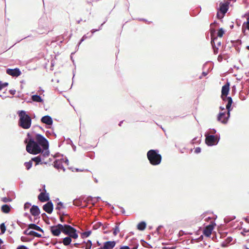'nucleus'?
Wrapping results in <instances>:
<instances>
[{"label":"nucleus","mask_w":249,"mask_h":249,"mask_svg":"<svg viewBox=\"0 0 249 249\" xmlns=\"http://www.w3.org/2000/svg\"><path fill=\"white\" fill-rule=\"evenodd\" d=\"M24 142L28 153L34 155L41 154L31 158L32 161L35 162V166L42 164V157L46 158L50 155L49 141L41 134L34 132L33 134L28 133Z\"/></svg>","instance_id":"obj_1"},{"label":"nucleus","mask_w":249,"mask_h":249,"mask_svg":"<svg viewBox=\"0 0 249 249\" xmlns=\"http://www.w3.org/2000/svg\"><path fill=\"white\" fill-rule=\"evenodd\" d=\"M78 232L74 227L71 226L67 230L63 233L67 235L58 241L59 244H63L65 246H71V244L72 239H76L78 238Z\"/></svg>","instance_id":"obj_2"},{"label":"nucleus","mask_w":249,"mask_h":249,"mask_svg":"<svg viewBox=\"0 0 249 249\" xmlns=\"http://www.w3.org/2000/svg\"><path fill=\"white\" fill-rule=\"evenodd\" d=\"M17 114L19 117L18 126L24 129L30 128L32 124V118L27 112L23 110H20L18 111Z\"/></svg>","instance_id":"obj_3"},{"label":"nucleus","mask_w":249,"mask_h":249,"mask_svg":"<svg viewBox=\"0 0 249 249\" xmlns=\"http://www.w3.org/2000/svg\"><path fill=\"white\" fill-rule=\"evenodd\" d=\"M147 158L149 163L152 165H159L161 161L162 156L158 149H150L147 152Z\"/></svg>","instance_id":"obj_4"},{"label":"nucleus","mask_w":249,"mask_h":249,"mask_svg":"<svg viewBox=\"0 0 249 249\" xmlns=\"http://www.w3.org/2000/svg\"><path fill=\"white\" fill-rule=\"evenodd\" d=\"M71 226L67 224L58 223L50 226L49 230L53 236L58 237L61 233H64Z\"/></svg>","instance_id":"obj_5"},{"label":"nucleus","mask_w":249,"mask_h":249,"mask_svg":"<svg viewBox=\"0 0 249 249\" xmlns=\"http://www.w3.org/2000/svg\"><path fill=\"white\" fill-rule=\"evenodd\" d=\"M205 137V143L208 146L216 145L220 140V135L209 134L206 132L204 134Z\"/></svg>","instance_id":"obj_6"},{"label":"nucleus","mask_w":249,"mask_h":249,"mask_svg":"<svg viewBox=\"0 0 249 249\" xmlns=\"http://www.w3.org/2000/svg\"><path fill=\"white\" fill-rule=\"evenodd\" d=\"M44 21L45 19L42 18L39 20L38 31L37 32L39 34H47L50 31L46 24L45 25L42 24Z\"/></svg>","instance_id":"obj_7"},{"label":"nucleus","mask_w":249,"mask_h":249,"mask_svg":"<svg viewBox=\"0 0 249 249\" xmlns=\"http://www.w3.org/2000/svg\"><path fill=\"white\" fill-rule=\"evenodd\" d=\"M41 123L45 124L46 125L47 128H52L53 124V120L52 118L48 115H45L40 119Z\"/></svg>","instance_id":"obj_8"},{"label":"nucleus","mask_w":249,"mask_h":249,"mask_svg":"<svg viewBox=\"0 0 249 249\" xmlns=\"http://www.w3.org/2000/svg\"><path fill=\"white\" fill-rule=\"evenodd\" d=\"M6 72L7 74L14 77H17L21 74L20 70L18 68L14 69L8 68L6 69Z\"/></svg>","instance_id":"obj_9"},{"label":"nucleus","mask_w":249,"mask_h":249,"mask_svg":"<svg viewBox=\"0 0 249 249\" xmlns=\"http://www.w3.org/2000/svg\"><path fill=\"white\" fill-rule=\"evenodd\" d=\"M116 244L115 241H107L103 243V246L97 249H113Z\"/></svg>","instance_id":"obj_10"},{"label":"nucleus","mask_w":249,"mask_h":249,"mask_svg":"<svg viewBox=\"0 0 249 249\" xmlns=\"http://www.w3.org/2000/svg\"><path fill=\"white\" fill-rule=\"evenodd\" d=\"M230 86V83L227 82L224 85L222 86L221 95V97L222 100H223V98L225 97H228V95L229 93Z\"/></svg>","instance_id":"obj_11"},{"label":"nucleus","mask_w":249,"mask_h":249,"mask_svg":"<svg viewBox=\"0 0 249 249\" xmlns=\"http://www.w3.org/2000/svg\"><path fill=\"white\" fill-rule=\"evenodd\" d=\"M215 30H212L211 31V45L213 48V53L214 54H216L218 53V48L217 47H216L215 44V40H216L217 39V37L214 36L213 34L215 33Z\"/></svg>","instance_id":"obj_12"},{"label":"nucleus","mask_w":249,"mask_h":249,"mask_svg":"<svg viewBox=\"0 0 249 249\" xmlns=\"http://www.w3.org/2000/svg\"><path fill=\"white\" fill-rule=\"evenodd\" d=\"M229 2H221L219 3V7L217 8V11L221 12V14L225 15L229 10Z\"/></svg>","instance_id":"obj_13"},{"label":"nucleus","mask_w":249,"mask_h":249,"mask_svg":"<svg viewBox=\"0 0 249 249\" xmlns=\"http://www.w3.org/2000/svg\"><path fill=\"white\" fill-rule=\"evenodd\" d=\"M43 210L48 213H51L53 210V205L51 201H48L43 206Z\"/></svg>","instance_id":"obj_14"},{"label":"nucleus","mask_w":249,"mask_h":249,"mask_svg":"<svg viewBox=\"0 0 249 249\" xmlns=\"http://www.w3.org/2000/svg\"><path fill=\"white\" fill-rule=\"evenodd\" d=\"M223 101L227 102L226 108L227 111H231L233 109V107H232V104L233 103L232 98L231 97H226L223 98Z\"/></svg>","instance_id":"obj_15"},{"label":"nucleus","mask_w":249,"mask_h":249,"mask_svg":"<svg viewBox=\"0 0 249 249\" xmlns=\"http://www.w3.org/2000/svg\"><path fill=\"white\" fill-rule=\"evenodd\" d=\"M77 198L80 199L82 202L83 201L86 203L90 202L93 205H94L95 203V202H93V200H94L93 197H92L90 196H81Z\"/></svg>","instance_id":"obj_16"},{"label":"nucleus","mask_w":249,"mask_h":249,"mask_svg":"<svg viewBox=\"0 0 249 249\" xmlns=\"http://www.w3.org/2000/svg\"><path fill=\"white\" fill-rule=\"evenodd\" d=\"M31 214L34 217L38 216L40 213V211L38 206L33 205L30 208Z\"/></svg>","instance_id":"obj_17"},{"label":"nucleus","mask_w":249,"mask_h":249,"mask_svg":"<svg viewBox=\"0 0 249 249\" xmlns=\"http://www.w3.org/2000/svg\"><path fill=\"white\" fill-rule=\"evenodd\" d=\"M38 199L42 202L49 201L50 199L49 194L47 192H41L38 196Z\"/></svg>","instance_id":"obj_18"},{"label":"nucleus","mask_w":249,"mask_h":249,"mask_svg":"<svg viewBox=\"0 0 249 249\" xmlns=\"http://www.w3.org/2000/svg\"><path fill=\"white\" fill-rule=\"evenodd\" d=\"M215 225V224L214 223L213 224L209 225V229H204L203 231V234L206 237H210V235H211L212 231L213 230Z\"/></svg>","instance_id":"obj_19"},{"label":"nucleus","mask_w":249,"mask_h":249,"mask_svg":"<svg viewBox=\"0 0 249 249\" xmlns=\"http://www.w3.org/2000/svg\"><path fill=\"white\" fill-rule=\"evenodd\" d=\"M139 246L138 240L136 238L132 239L129 243L130 249H137Z\"/></svg>","instance_id":"obj_20"},{"label":"nucleus","mask_w":249,"mask_h":249,"mask_svg":"<svg viewBox=\"0 0 249 249\" xmlns=\"http://www.w3.org/2000/svg\"><path fill=\"white\" fill-rule=\"evenodd\" d=\"M37 224L36 223H31L28 225V227H29V229H33L36 231L44 233V230L39 226H37Z\"/></svg>","instance_id":"obj_21"},{"label":"nucleus","mask_w":249,"mask_h":249,"mask_svg":"<svg viewBox=\"0 0 249 249\" xmlns=\"http://www.w3.org/2000/svg\"><path fill=\"white\" fill-rule=\"evenodd\" d=\"M12 208V206L10 204H4L1 207V211L4 213H8L11 209Z\"/></svg>","instance_id":"obj_22"},{"label":"nucleus","mask_w":249,"mask_h":249,"mask_svg":"<svg viewBox=\"0 0 249 249\" xmlns=\"http://www.w3.org/2000/svg\"><path fill=\"white\" fill-rule=\"evenodd\" d=\"M31 99L34 102L37 103H43L44 102V100L42 97L37 94L33 95L31 96Z\"/></svg>","instance_id":"obj_23"},{"label":"nucleus","mask_w":249,"mask_h":249,"mask_svg":"<svg viewBox=\"0 0 249 249\" xmlns=\"http://www.w3.org/2000/svg\"><path fill=\"white\" fill-rule=\"evenodd\" d=\"M225 118H226V112H219L217 116V121L221 123V121H223Z\"/></svg>","instance_id":"obj_24"},{"label":"nucleus","mask_w":249,"mask_h":249,"mask_svg":"<svg viewBox=\"0 0 249 249\" xmlns=\"http://www.w3.org/2000/svg\"><path fill=\"white\" fill-rule=\"evenodd\" d=\"M146 227V223L145 221H141L140 223H138L137 225V229L139 231H143L145 230Z\"/></svg>","instance_id":"obj_25"},{"label":"nucleus","mask_w":249,"mask_h":249,"mask_svg":"<svg viewBox=\"0 0 249 249\" xmlns=\"http://www.w3.org/2000/svg\"><path fill=\"white\" fill-rule=\"evenodd\" d=\"M62 165V162L60 160H55L53 162V167L58 170L60 169Z\"/></svg>","instance_id":"obj_26"},{"label":"nucleus","mask_w":249,"mask_h":249,"mask_svg":"<svg viewBox=\"0 0 249 249\" xmlns=\"http://www.w3.org/2000/svg\"><path fill=\"white\" fill-rule=\"evenodd\" d=\"M107 19L106 18V20L104 21L103 22V23L101 24V25L99 26L98 29H92L90 31L91 34H90V35L89 37H91L92 36V35H93V34L94 33H95L96 32H97V31H99L101 30L102 29L103 25L107 22Z\"/></svg>","instance_id":"obj_27"},{"label":"nucleus","mask_w":249,"mask_h":249,"mask_svg":"<svg viewBox=\"0 0 249 249\" xmlns=\"http://www.w3.org/2000/svg\"><path fill=\"white\" fill-rule=\"evenodd\" d=\"M91 234V231L89 230L81 233V237L82 238L84 239L88 237Z\"/></svg>","instance_id":"obj_28"},{"label":"nucleus","mask_w":249,"mask_h":249,"mask_svg":"<svg viewBox=\"0 0 249 249\" xmlns=\"http://www.w3.org/2000/svg\"><path fill=\"white\" fill-rule=\"evenodd\" d=\"M73 205L78 206V207H81L82 208H84L85 206H82V202L81 201L80 199H78L77 198H75L73 201Z\"/></svg>","instance_id":"obj_29"},{"label":"nucleus","mask_w":249,"mask_h":249,"mask_svg":"<svg viewBox=\"0 0 249 249\" xmlns=\"http://www.w3.org/2000/svg\"><path fill=\"white\" fill-rule=\"evenodd\" d=\"M41 216L42 217V219L43 220H44V221L45 222V223L47 225H50V221H49V217L47 216V215L46 214V213H43L41 214Z\"/></svg>","instance_id":"obj_30"},{"label":"nucleus","mask_w":249,"mask_h":249,"mask_svg":"<svg viewBox=\"0 0 249 249\" xmlns=\"http://www.w3.org/2000/svg\"><path fill=\"white\" fill-rule=\"evenodd\" d=\"M30 236H33L34 237H37V238H41L42 237V235L41 234L34 231H30Z\"/></svg>","instance_id":"obj_31"},{"label":"nucleus","mask_w":249,"mask_h":249,"mask_svg":"<svg viewBox=\"0 0 249 249\" xmlns=\"http://www.w3.org/2000/svg\"><path fill=\"white\" fill-rule=\"evenodd\" d=\"M24 165L26 167V169L27 170H29L32 167L33 161H32V160L31 159L29 161L24 162Z\"/></svg>","instance_id":"obj_32"},{"label":"nucleus","mask_w":249,"mask_h":249,"mask_svg":"<svg viewBox=\"0 0 249 249\" xmlns=\"http://www.w3.org/2000/svg\"><path fill=\"white\" fill-rule=\"evenodd\" d=\"M89 33H88L86 35H84L82 37V38L80 39L79 43H78V46H80V45L81 44V43L82 42H83L85 39L88 38H90V37H89L90 34L89 36Z\"/></svg>","instance_id":"obj_33"},{"label":"nucleus","mask_w":249,"mask_h":249,"mask_svg":"<svg viewBox=\"0 0 249 249\" xmlns=\"http://www.w3.org/2000/svg\"><path fill=\"white\" fill-rule=\"evenodd\" d=\"M226 115H227L226 118H225V119H223V121H221V123L223 124H227L228 120L230 117L231 111H227V112H226Z\"/></svg>","instance_id":"obj_34"},{"label":"nucleus","mask_w":249,"mask_h":249,"mask_svg":"<svg viewBox=\"0 0 249 249\" xmlns=\"http://www.w3.org/2000/svg\"><path fill=\"white\" fill-rule=\"evenodd\" d=\"M120 224V223H117L116 224V226L115 227V228L114 229L113 232V234L114 235H116L120 231V230H119Z\"/></svg>","instance_id":"obj_35"},{"label":"nucleus","mask_w":249,"mask_h":249,"mask_svg":"<svg viewBox=\"0 0 249 249\" xmlns=\"http://www.w3.org/2000/svg\"><path fill=\"white\" fill-rule=\"evenodd\" d=\"M242 18H247V21H245L243 23V25H246L247 24H249V11L246 12L245 14H244L242 16Z\"/></svg>","instance_id":"obj_36"},{"label":"nucleus","mask_w":249,"mask_h":249,"mask_svg":"<svg viewBox=\"0 0 249 249\" xmlns=\"http://www.w3.org/2000/svg\"><path fill=\"white\" fill-rule=\"evenodd\" d=\"M6 227L5 225V223H2L0 225V230L1 233L0 234H4L6 231Z\"/></svg>","instance_id":"obj_37"},{"label":"nucleus","mask_w":249,"mask_h":249,"mask_svg":"<svg viewBox=\"0 0 249 249\" xmlns=\"http://www.w3.org/2000/svg\"><path fill=\"white\" fill-rule=\"evenodd\" d=\"M224 33V30L222 28H219L217 33V36L221 37L223 36Z\"/></svg>","instance_id":"obj_38"},{"label":"nucleus","mask_w":249,"mask_h":249,"mask_svg":"<svg viewBox=\"0 0 249 249\" xmlns=\"http://www.w3.org/2000/svg\"><path fill=\"white\" fill-rule=\"evenodd\" d=\"M64 208L65 207L64 206L63 203L60 201L57 203L56 206L55 207V209L60 211L61 209Z\"/></svg>","instance_id":"obj_39"},{"label":"nucleus","mask_w":249,"mask_h":249,"mask_svg":"<svg viewBox=\"0 0 249 249\" xmlns=\"http://www.w3.org/2000/svg\"><path fill=\"white\" fill-rule=\"evenodd\" d=\"M34 237L32 238H29L27 237H26V236H21V240L22 241V242H31L33 239Z\"/></svg>","instance_id":"obj_40"},{"label":"nucleus","mask_w":249,"mask_h":249,"mask_svg":"<svg viewBox=\"0 0 249 249\" xmlns=\"http://www.w3.org/2000/svg\"><path fill=\"white\" fill-rule=\"evenodd\" d=\"M87 246L86 248V249H93V248H92V243L90 240H88L87 241Z\"/></svg>","instance_id":"obj_41"},{"label":"nucleus","mask_w":249,"mask_h":249,"mask_svg":"<svg viewBox=\"0 0 249 249\" xmlns=\"http://www.w3.org/2000/svg\"><path fill=\"white\" fill-rule=\"evenodd\" d=\"M235 218V216H232V217L228 216L224 218V221L226 223H229L230 221L234 219Z\"/></svg>","instance_id":"obj_42"},{"label":"nucleus","mask_w":249,"mask_h":249,"mask_svg":"<svg viewBox=\"0 0 249 249\" xmlns=\"http://www.w3.org/2000/svg\"><path fill=\"white\" fill-rule=\"evenodd\" d=\"M102 225H103V224L102 222H98L95 225L93 226V229L97 230L98 228H99L100 227H101Z\"/></svg>","instance_id":"obj_43"},{"label":"nucleus","mask_w":249,"mask_h":249,"mask_svg":"<svg viewBox=\"0 0 249 249\" xmlns=\"http://www.w3.org/2000/svg\"><path fill=\"white\" fill-rule=\"evenodd\" d=\"M224 16L225 15L221 14V13L220 11H217V12L216 13V18L218 19H220L221 21H223V20L222 19L224 18Z\"/></svg>","instance_id":"obj_44"},{"label":"nucleus","mask_w":249,"mask_h":249,"mask_svg":"<svg viewBox=\"0 0 249 249\" xmlns=\"http://www.w3.org/2000/svg\"><path fill=\"white\" fill-rule=\"evenodd\" d=\"M2 201L3 202L7 203L9 202H11L12 201V199L10 197H4L2 198Z\"/></svg>","instance_id":"obj_45"},{"label":"nucleus","mask_w":249,"mask_h":249,"mask_svg":"<svg viewBox=\"0 0 249 249\" xmlns=\"http://www.w3.org/2000/svg\"><path fill=\"white\" fill-rule=\"evenodd\" d=\"M197 137H195L192 140V142H191V143L192 144H194L195 143H197L198 144H199L201 142V140L200 139H199L198 140H197Z\"/></svg>","instance_id":"obj_46"},{"label":"nucleus","mask_w":249,"mask_h":249,"mask_svg":"<svg viewBox=\"0 0 249 249\" xmlns=\"http://www.w3.org/2000/svg\"><path fill=\"white\" fill-rule=\"evenodd\" d=\"M31 206V204L30 202H27L24 205V209L25 210L29 208Z\"/></svg>","instance_id":"obj_47"},{"label":"nucleus","mask_w":249,"mask_h":249,"mask_svg":"<svg viewBox=\"0 0 249 249\" xmlns=\"http://www.w3.org/2000/svg\"><path fill=\"white\" fill-rule=\"evenodd\" d=\"M87 156L90 158L91 159H93L95 157V154L94 152L88 153Z\"/></svg>","instance_id":"obj_48"},{"label":"nucleus","mask_w":249,"mask_h":249,"mask_svg":"<svg viewBox=\"0 0 249 249\" xmlns=\"http://www.w3.org/2000/svg\"><path fill=\"white\" fill-rule=\"evenodd\" d=\"M163 226L162 225H160L159 226L157 229H156V231L158 233V234H161V232H160V230H161V229H162L163 228Z\"/></svg>","instance_id":"obj_49"},{"label":"nucleus","mask_w":249,"mask_h":249,"mask_svg":"<svg viewBox=\"0 0 249 249\" xmlns=\"http://www.w3.org/2000/svg\"><path fill=\"white\" fill-rule=\"evenodd\" d=\"M60 160H61V161H64L65 163H66L67 165L69 164V160L67 158V157H65V158H63V157L62 158V159Z\"/></svg>","instance_id":"obj_50"},{"label":"nucleus","mask_w":249,"mask_h":249,"mask_svg":"<svg viewBox=\"0 0 249 249\" xmlns=\"http://www.w3.org/2000/svg\"><path fill=\"white\" fill-rule=\"evenodd\" d=\"M16 249H29L27 247L24 245H19Z\"/></svg>","instance_id":"obj_51"},{"label":"nucleus","mask_w":249,"mask_h":249,"mask_svg":"<svg viewBox=\"0 0 249 249\" xmlns=\"http://www.w3.org/2000/svg\"><path fill=\"white\" fill-rule=\"evenodd\" d=\"M53 156L54 158H56L59 157H63V155L62 154H60L59 152H57V153H56Z\"/></svg>","instance_id":"obj_52"},{"label":"nucleus","mask_w":249,"mask_h":249,"mask_svg":"<svg viewBox=\"0 0 249 249\" xmlns=\"http://www.w3.org/2000/svg\"><path fill=\"white\" fill-rule=\"evenodd\" d=\"M201 149L200 147H197L195 148V153L196 154H198L201 152Z\"/></svg>","instance_id":"obj_53"},{"label":"nucleus","mask_w":249,"mask_h":249,"mask_svg":"<svg viewBox=\"0 0 249 249\" xmlns=\"http://www.w3.org/2000/svg\"><path fill=\"white\" fill-rule=\"evenodd\" d=\"M30 229H29V227H28V228L23 231V234L25 235L30 236V231H29Z\"/></svg>","instance_id":"obj_54"},{"label":"nucleus","mask_w":249,"mask_h":249,"mask_svg":"<svg viewBox=\"0 0 249 249\" xmlns=\"http://www.w3.org/2000/svg\"><path fill=\"white\" fill-rule=\"evenodd\" d=\"M228 244H230L232 241V238L231 236L228 237L225 240Z\"/></svg>","instance_id":"obj_55"},{"label":"nucleus","mask_w":249,"mask_h":249,"mask_svg":"<svg viewBox=\"0 0 249 249\" xmlns=\"http://www.w3.org/2000/svg\"><path fill=\"white\" fill-rule=\"evenodd\" d=\"M9 84L8 82H4V83H2V82L1 81V88H2V89H3V88L7 87L8 86Z\"/></svg>","instance_id":"obj_56"},{"label":"nucleus","mask_w":249,"mask_h":249,"mask_svg":"<svg viewBox=\"0 0 249 249\" xmlns=\"http://www.w3.org/2000/svg\"><path fill=\"white\" fill-rule=\"evenodd\" d=\"M228 244H228V243L226 241H225L221 243V246L223 248H225L228 246Z\"/></svg>","instance_id":"obj_57"},{"label":"nucleus","mask_w":249,"mask_h":249,"mask_svg":"<svg viewBox=\"0 0 249 249\" xmlns=\"http://www.w3.org/2000/svg\"><path fill=\"white\" fill-rule=\"evenodd\" d=\"M39 218H40L39 216L34 217V219L33 221L35 222V223L38 224L39 220H38V219Z\"/></svg>","instance_id":"obj_58"},{"label":"nucleus","mask_w":249,"mask_h":249,"mask_svg":"<svg viewBox=\"0 0 249 249\" xmlns=\"http://www.w3.org/2000/svg\"><path fill=\"white\" fill-rule=\"evenodd\" d=\"M175 146H176V147H177V148L178 149V150H179V151H180V152L181 153H184V152H185V150L186 149V148H185V147H183V148H178V147L177 146V145H175Z\"/></svg>","instance_id":"obj_59"},{"label":"nucleus","mask_w":249,"mask_h":249,"mask_svg":"<svg viewBox=\"0 0 249 249\" xmlns=\"http://www.w3.org/2000/svg\"><path fill=\"white\" fill-rule=\"evenodd\" d=\"M245 29L249 31V24H247L246 25H242V29Z\"/></svg>","instance_id":"obj_60"},{"label":"nucleus","mask_w":249,"mask_h":249,"mask_svg":"<svg viewBox=\"0 0 249 249\" xmlns=\"http://www.w3.org/2000/svg\"><path fill=\"white\" fill-rule=\"evenodd\" d=\"M239 98L242 101L245 100L246 99V97L241 93H240L239 94Z\"/></svg>","instance_id":"obj_61"},{"label":"nucleus","mask_w":249,"mask_h":249,"mask_svg":"<svg viewBox=\"0 0 249 249\" xmlns=\"http://www.w3.org/2000/svg\"><path fill=\"white\" fill-rule=\"evenodd\" d=\"M119 249H130V247L129 246H121Z\"/></svg>","instance_id":"obj_62"},{"label":"nucleus","mask_w":249,"mask_h":249,"mask_svg":"<svg viewBox=\"0 0 249 249\" xmlns=\"http://www.w3.org/2000/svg\"><path fill=\"white\" fill-rule=\"evenodd\" d=\"M249 230H246L245 228L243 229L242 231L241 232V233L243 235H245V233L249 232Z\"/></svg>","instance_id":"obj_63"},{"label":"nucleus","mask_w":249,"mask_h":249,"mask_svg":"<svg viewBox=\"0 0 249 249\" xmlns=\"http://www.w3.org/2000/svg\"><path fill=\"white\" fill-rule=\"evenodd\" d=\"M52 132H51L49 130L46 131V135L47 137H49L50 136H52Z\"/></svg>","instance_id":"obj_64"}]
</instances>
